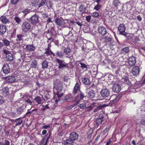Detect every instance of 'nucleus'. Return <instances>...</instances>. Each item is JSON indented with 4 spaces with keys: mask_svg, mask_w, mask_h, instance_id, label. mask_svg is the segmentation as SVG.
I'll use <instances>...</instances> for the list:
<instances>
[{
    "mask_svg": "<svg viewBox=\"0 0 145 145\" xmlns=\"http://www.w3.org/2000/svg\"><path fill=\"white\" fill-rule=\"evenodd\" d=\"M121 95H112L110 97V99H112L110 101L109 106H112L116 103L121 97Z\"/></svg>",
    "mask_w": 145,
    "mask_h": 145,
    "instance_id": "1",
    "label": "nucleus"
},
{
    "mask_svg": "<svg viewBox=\"0 0 145 145\" xmlns=\"http://www.w3.org/2000/svg\"><path fill=\"white\" fill-rule=\"evenodd\" d=\"M118 29V31L119 32L120 34L126 37L127 33L125 31L126 27L125 24H120Z\"/></svg>",
    "mask_w": 145,
    "mask_h": 145,
    "instance_id": "2",
    "label": "nucleus"
},
{
    "mask_svg": "<svg viewBox=\"0 0 145 145\" xmlns=\"http://www.w3.org/2000/svg\"><path fill=\"white\" fill-rule=\"evenodd\" d=\"M31 27L30 24L27 22H23L22 25V30L24 32H27L29 31Z\"/></svg>",
    "mask_w": 145,
    "mask_h": 145,
    "instance_id": "3",
    "label": "nucleus"
},
{
    "mask_svg": "<svg viewBox=\"0 0 145 145\" xmlns=\"http://www.w3.org/2000/svg\"><path fill=\"white\" fill-rule=\"evenodd\" d=\"M10 120L12 122L13 125H14L13 126L14 127L21 125L23 122L22 117H20L15 120Z\"/></svg>",
    "mask_w": 145,
    "mask_h": 145,
    "instance_id": "4",
    "label": "nucleus"
},
{
    "mask_svg": "<svg viewBox=\"0 0 145 145\" xmlns=\"http://www.w3.org/2000/svg\"><path fill=\"white\" fill-rule=\"evenodd\" d=\"M56 62L59 64L58 68L62 69L64 68H69V66L67 63L64 62V60H62L58 59H56Z\"/></svg>",
    "mask_w": 145,
    "mask_h": 145,
    "instance_id": "5",
    "label": "nucleus"
},
{
    "mask_svg": "<svg viewBox=\"0 0 145 145\" xmlns=\"http://www.w3.org/2000/svg\"><path fill=\"white\" fill-rule=\"evenodd\" d=\"M128 63L131 67L134 66L136 63V58L133 56L129 57L127 59Z\"/></svg>",
    "mask_w": 145,
    "mask_h": 145,
    "instance_id": "6",
    "label": "nucleus"
},
{
    "mask_svg": "<svg viewBox=\"0 0 145 145\" xmlns=\"http://www.w3.org/2000/svg\"><path fill=\"white\" fill-rule=\"evenodd\" d=\"M61 82H59V84L56 85V89L57 91V95L59 97H62L63 94V93H60L63 88L62 84L61 83Z\"/></svg>",
    "mask_w": 145,
    "mask_h": 145,
    "instance_id": "7",
    "label": "nucleus"
},
{
    "mask_svg": "<svg viewBox=\"0 0 145 145\" xmlns=\"http://www.w3.org/2000/svg\"><path fill=\"white\" fill-rule=\"evenodd\" d=\"M29 20L32 24L35 25L39 21V16L37 14H35L31 17Z\"/></svg>",
    "mask_w": 145,
    "mask_h": 145,
    "instance_id": "8",
    "label": "nucleus"
},
{
    "mask_svg": "<svg viewBox=\"0 0 145 145\" xmlns=\"http://www.w3.org/2000/svg\"><path fill=\"white\" fill-rule=\"evenodd\" d=\"M140 69L138 66H135L132 69V73L134 76H138L140 72Z\"/></svg>",
    "mask_w": 145,
    "mask_h": 145,
    "instance_id": "9",
    "label": "nucleus"
},
{
    "mask_svg": "<svg viewBox=\"0 0 145 145\" xmlns=\"http://www.w3.org/2000/svg\"><path fill=\"white\" fill-rule=\"evenodd\" d=\"M24 36L22 34H19L17 35L16 41V43L20 44L23 43L24 40Z\"/></svg>",
    "mask_w": 145,
    "mask_h": 145,
    "instance_id": "10",
    "label": "nucleus"
},
{
    "mask_svg": "<svg viewBox=\"0 0 145 145\" xmlns=\"http://www.w3.org/2000/svg\"><path fill=\"white\" fill-rule=\"evenodd\" d=\"M79 82H76L74 88L73 93L74 94H77L78 90L80 89V81Z\"/></svg>",
    "mask_w": 145,
    "mask_h": 145,
    "instance_id": "11",
    "label": "nucleus"
},
{
    "mask_svg": "<svg viewBox=\"0 0 145 145\" xmlns=\"http://www.w3.org/2000/svg\"><path fill=\"white\" fill-rule=\"evenodd\" d=\"M5 81L7 82L12 83L14 82L15 81V77L13 76H6L5 77H3Z\"/></svg>",
    "mask_w": 145,
    "mask_h": 145,
    "instance_id": "12",
    "label": "nucleus"
},
{
    "mask_svg": "<svg viewBox=\"0 0 145 145\" xmlns=\"http://www.w3.org/2000/svg\"><path fill=\"white\" fill-rule=\"evenodd\" d=\"M78 135L76 132H72L70 135L69 138L74 142L77 140L78 138Z\"/></svg>",
    "mask_w": 145,
    "mask_h": 145,
    "instance_id": "13",
    "label": "nucleus"
},
{
    "mask_svg": "<svg viewBox=\"0 0 145 145\" xmlns=\"http://www.w3.org/2000/svg\"><path fill=\"white\" fill-rule=\"evenodd\" d=\"M2 69L3 72L5 74H8L10 72L9 67L8 64H4Z\"/></svg>",
    "mask_w": 145,
    "mask_h": 145,
    "instance_id": "14",
    "label": "nucleus"
},
{
    "mask_svg": "<svg viewBox=\"0 0 145 145\" xmlns=\"http://www.w3.org/2000/svg\"><path fill=\"white\" fill-rule=\"evenodd\" d=\"M50 135L47 134L45 135L44 137L42 138L40 141L41 144L42 145H46L48 139L49 138Z\"/></svg>",
    "mask_w": 145,
    "mask_h": 145,
    "instance_id": "15",
    "label": "nucleus"
},
{
    "mask_svg": "<svg viewBox=\"0 0 145 145\" xmlns=\"http://www.w3.org/2000/svg\"><path fill=\"white\" fill-rule=\"evenodd\" d=\"M112 89L114 92L118 93L121 90V87L119 84H115L113 86Z\"/></svg>",
    "mask_w": 145,
    "mask_h": 145,
    "instance_id": "16",
    "label": "nucleus"
},
{
    "mask_svg": "<svg viewBox=\"0 0 145 145\" xmlns=\"http://www.w3.org/2000/svg\"><path fill=\"white\" fill-rule=\"evenodd\" d=\"M109 91L106 89H103L100 91V94L102 96L104 97H107L109 95Z\"/></svg>",
    "mask_w": 145,
    "mask_h": 145,
    "instance_id": "17",
    "label": "nucleus"
},
{
    "mask_svg": "<svg viewBox=\"0 0 145 145\" xmlns=\"http://www.w3.org/2000/svg\"><path fill=\"white\" fill-rule=\"evenodd\" d=\"M10 88H9L8 87H6L3 88V92L2 93L3 95L5 97L8 95L10 93L9 89Z\"/></svg>",
    "mask_w": 145,
    "mask_h": 145,
    "instance_id": "18",
    "label": "nucleus"
},
{
    "mask_svg": "<svg viewBox=\"0 0 145 145\" xmlns=\"http://www.w3.org/2000/svg\"><path fill=\"white\" fill-rule=\"evenodd\" d=\"M63 18L61 17L60 18H56L55 19L54 21L57 25L61 26L63 24V21L61 19Z\"/></svg>",
    "mask_w": 145,
    "mask_h": 145,
    "instance_id": "19",
    "label": "nucleus"
},
{
    "mask_svg": "<svg viewBox=\"0 0 145 145\" xmlns=\"http://www.w3.org/2000/svg\"><path fill=\"white\" fill-rule=\"evenodd\" d=\"M122 79L125 84H127L129 86L132 85V83L131 81L129 80V78L127 76H125Z\"/></svg>",
    "mask_w": 145,
    "mask_h": 145,
    "instance_id": "20",
    "label": "nucleus"
},
{
    "mask_svg": "<svg viewBox=\"0 0 145 145\" xmlns=\"http://www.w3.org/2000/svg\"><path fill=\"white\" fill-rule=\"evenodd\" d=\"M74 142L69 138L64 140V145H72Z\"/></svg>",
    "mask_w": 145,
    "mask_h": 145,
    "instance_id": "21",
    "label": "nucleus"
},
{
    "mask_svg": "<svg viewBox=\"0 0 145 145\" xmlns=\"http://www.w3.org/2000/svg\"><path fill=\"white\" fill-rule=\"evenodd\" d=\"M35 48V47L33 44H28L26 46V49L29 51H33Z\"/></svg>",
    "mask_w": 145,
    "mask_h": 145,
    "instance_id": "22",
    "label": "nucleus"
},
{
    "mask_svg": "<svg viewBox=\"0 0 145 145\" xmlns=\"http://www.w3.org/2000/svg\"><path fill=\"white\" fill-rule=\"evenodd\" d=\"M6 27L5 26L0 25V33L2 35H3L6 32Z\"/></svg>",
    "mask_w": 145,
    "mask_h": 145,
    "instance_id": "23",
    "label": "nucleus"
},
{
    "mask_svg": "<svg viewBox=\"0 0 145 145\" xmlns=\"http://www.w3.org/2000/svg\"><path fill=\"white\" fill-rule=\"evenodd\" d=\"M0 20L3 23L6 24L9 22V20L5 16H2L0 18Z\"/></svg>",
    "mask_w": 145,
    "mask_h": 145,
    "instance_id": "24",
    "label": "nucleus"
},
{
    "mask_svg": "<svg viewBox=\"0 0 145 145\" xmlns=\"http://www.w3.org/2000/svg\"><path fill=\"white\" fill-rule=\"evenodd\" d=\"M122 53L126 54L129 52V48L128 47H125L123 48L121 50Z\"/></svg>",
    "mask_w": 145,
    "mask_h": 145,
    "instance_id": "25",
    "label": "nucleus"
},
{
    "mask_svg": "<svg viewBox=\"0 0 145 145\" xmlns=\"http://www.w3.org/2000/svg\"><path fill=\"white\" fill-rule=\"evenodd\" d=\"M82 80L83 83L84 84L89 85L90 84L91 82L89 79L86 78H83Z\"/></svg>",
    "mask_w": 145,
    "mask_h": 145,
    "instance_id": "26",
    "label": "nucleus"
},
{
    "mask_svg": "<svg viewBox=\"0 0 145 145\" xmlns=\"http://www.w3.org/2000/svg\"><path fill=\"white\" fill-rule=\"evenodd\" d=\"M2 140V143L3 145H10V143L9 140L7 139L6 138H3Z\"/></svg>",
    "mask_w": 145,
    "mask_h": 145,
    "instance_id": "27",
    "label": "nucleus"
},
{
    "mask_svg": "<svg viewBox=\"0 0 145 145\" xmlns=\"http://www.w3.org/2000/svg\"><path fill=\"white\" fill-rule=\"evenodd\" d=\"M100 29V34L103 35H105L107 33L106 29L105 27H101Z\"/></svg>",
    "mask_w": 145,
    "mask_h": 145,
    "instance_id": "28",
    "label": "nucleus"
},
{
    "mask_svg": "<svg viewBox=\"0 0 145 145\" xmlns=\"http://www.w3.org/2000/svg\"><path fill=\"white\" fill-rule=\"evenodd\" d=\"M48 63L46 60H45L44 61L42 62V68L43 69L45 68H47L48 66Z\"/></svg>",
    "mask_w": 145,
    "mask_h": 145,
    "instance_id": "29",
    "label": "nucleus"
},
{
    "mask_svg": "<svg viewBox=\"0 0 145 145\" xmlns=\"http://www.w3.org/2000/svg\"><path fill=\"white\" fill-rule=\"evenodd\" d=\"M46 5L48 9H53V4L51 1H49L48 2V1H47L46 4Z\"/></svg>",
    "mask_w": 145,
    "mask_h": 145,
    "instance_id": "30",
    "label": "nucleus"
},
{
    "mask_svg": "<svg viewBox=\"0 0 145 145\" xmlns=\"http://www.w3.org/2000/svg\"><path fill=\"white\" fill-rule=\"evenodd\" d=\"M24 109L23 106H21L16 109V112L18 114H20L22 112Z\"/></svg>",
    "mask_w": 145,
    "mask_h": 145,
    "instance_id": "31",
    "label": "nucleus"
},
{
    "mask_svg": "<svg viewBox=\"0 0 145 145\" xmlns=\"http://www.w3.org/2000/svg\"><path fill=\"white\" fill-rule=\"evenodd\" d=\"M86 8L85 7L84 5H80L79 7V10L80 12L82 13H84L85 12V11Z\"/></svg>",
    "mask_w": 145,
    "mask_h": 145,
    "instance_id": "32",
    "label": "nucleus"
},
{
    "mask_svg": "<svg viewBox=\"0 0 145 145\" xmlns=\"http://www.w3.org/2000/svg\"><path fill=\"white\" fill-rule=\"evenodd\" d=\"M34 101H35L38 104H40L41 103L42 101V99L39 96L36 97L34 99Z\"/></svg>",
    "mask_w": 145,
    "mask_h": 145,
    "instance_id": "33",
    "label": "nucleus"
},
{
    "mask_svg": "<svg viewBox=\"0 0 145 145\" xmlns=\"http://www.w3.org/2000/svg\"><path fill=\"white\" fill-rule=\"evenodd\" d=\"M37 63L36 61L34 60L32 61L31 64V68H36L37 67Z\"/></svg>",
    "mask_w": 145,
    "mask_h": 145,
    "instance_id": "34",
    "label": "nucleus"
},
{
    "mask_svg": "<svg viewBox=\"0 0 145 145\" xmlns=\"http://www.w3.org/2000/svg\"><path fill=\"white\" fill-rule=\"evenodd\" d=\"M115 45L113 44L112 42H111L110 43H109V44H107L106 46L107 47L110 49L112 50L114 49V46Z\"/></svg>",
    "mask_w": 145,
    "mask_h": 145,
    "instance_id": "35",
    "label": "nucleus"
},
{
    "mask_svg": "<svg viewBox=\"0 0 145 145\" xmlns=\"http://www.w3.org/2000/svg\"><path fill=\"white\" fill-rule=\"evenodd\" d=\"M6 57L7 60L9 61H12L13 59V56L11 53L8 55H6Z\"/></svg>",
    "mask_w": 145,
    "mask_h": 145,
    "instance_id": "36",
    "label": "nucleus"
},
{
    "mask_svg": "<svg viewBox=\"0 0 145 145\" xmlns=\"http://www.w3.org/2000/svg\"><path fill=\"white\" fill-rule=\"evenodd\" d=\"M105 42L106 44V45H107V44H109V43H110L112 42V39L110 37H105Z\"/></svg>",
    "mask_w": 145,
    "mask_h": 145,
    "instance_id": "37",
    "label": "nucleus"
},
{
    "mask_svg": "<svg viewBox=\"0 0 145 145\" xmlns=\"http://www.w3.org/2000/svg\"><path fill=\"white\" fill-rule=\"evenodd\" d=\"M88 95L91 98H93L95 95V93L93 90H91L88 93Z\"/></svg>",
    "mask_w": 145,
    "mask_h": 145,
    "instance_id": "38",
    "label": "nucleus"
},
{
    "mask_svg": "<svg viewBox=\"0 0 145 145\" xmlns=\"http://www.w3.org/2000/svg\"><path fill=\"white\" fill-rule=\"evenodd\" d=\"M46 0H41L38 7V8H39L44 5L45 4H46Z\"/></svg>",
    "mask_w": 145,
    "mask_h": 145,
    "instance_id": "39",
    "label": "nucleus"
},
{
    "mask_svg": "<svg viewBox=\"0 0 145 145\" xmlns=\"http://www.w3.org/2000/svg\"><path fill=\"white\" fill-rule=\"evenodd\" d=\"M3 41L4 44L6 46H8L10 44V42L8 40L3 39Z\"/></svg>",
    "mask_w": 145,
    "mask_h": 145,
    "instance_id": "40",
    "label": "nucleus"
},
{
    "mask_svg": "<svg viewBox=\"0 0 145 145\" xmlns=\"http://www.w3.org/2000/svg\"><path fill=\"white\" fill-rule=\"evenodd\" d=\"M71 52V50L69 48H65L64 50V52L66 55L69 54Z\"/></svg>",
    "mask_w": 145,
    "mask_h": 145,
    "instance_id": "41",
    "label": "nucleus"
},
{
    "mask_svg": "<svg viewBox=\"0 0 145 145\" xmlns=\"http://www.w3.org/2000/svg\"><path fill=\"white\" fill-rule=\"evenodd\" d=\"M96 2L97 3V4L94 8V9L98 10L100 9V5L99 4L100 0H96Z\"/></svg>",
    "mask_w": 145,
    "mask_h": 145,
    "instance_id": "42",
    "label": "nucleus"
},
{
    "mask_svg": "<svg viewBox=\"0 0 145 145\" xmlns=\"http://www.w3.org/2000/svg\"><path fill=\"white\" fill-rule=\"evenodd\" d=\"M24 101L25 103H27L28 104L30 105H32V102L31 100L28 98H25L24 99Z\"/></svg>",
    "mask_w": 145,
    "mask_h": 145,
    "instance_id": "43",
    "label": "nucleus"
},
{
    "mask_svg": "<svg viewBox=\"0 0 145 145\" xmlns=\"http://www.w3.org/2000/svg\"><path fill=\"white\" fill-rule=\"evenodd\" d=\"M72 97V95L71 94H69V95L64 97V98L63 100L67 101L69 99H71Z\"/></svg>",
    "mask_w": 145,
    "mask_h": 145,
    "instance_id": "44",
    "label": "nucleus"
},
{
    "mask_svg": "<svg viewBox=\"0 0 145 145\" xmlns=\"http://www.w3.org/2000/svg\"><path fill=\"white\" fill-rule=\"evenodd\" d=\"M56 54L57 56L60 57H62L63 56L62 52L61 51H57Z\"/></svg>",
    "mask_w": 145,
    "mask_h": 145,
    "instance_id": "45",
    "label": "nucleus"
},
{
    "mask_svg": "<svg viewBox=\"0 0 145 145\" xmlns=\"http://www.w3.org/2000/svg\"><path fill=\"white\" fill-rule=\"evenodd\" d=\"M30 12V10L28 8L25 9V10H23L22 12L25 16L28 13Z\"/></svg>",
    "mask_w": 145,
    "mask_h": 145,
    "instance_id": "46",
    "label": "nucleus"
},
{
    "mask_svg": "<svg viewBox=\"0 0 145 145\" xmlns=\"http://www.w3.org/2000/svg\"><path fill=\"white\" fill-rule=\"evenodd\" d=\"M79 64L80 65V67H81L82 69H87V66L85 64L82 63H79Z\"/></svg>",
    "mask_w": 145,
    "mask_h": 145,
    "instance_id": "47",
    "label": "nucleus"
},
{
    "mask_svg": "<svg viewBox=\"0 0 145 145\" xmlns=\"http://www.w3.org/2000/svg\"><path fill=\"white\" fill-rule=\"evenodd\" d=\"M113 5L116 7H117L119 5V1L118 0H114L113 2Z\"/></svg>",
    "mask_w": 145,
    "mask_h": 145,
    "instance_id": "48",
    "label": "nucleus"
},
{
    "mask_svg": "<svg viewBox=\"0 0 145 145\" xmlns=\"http://www.w3.org/2000/svg\"><path fill=\"white\" fill-rule=\"evenodd\" d=\"M14 20L16 21V22L19 24L21 21L20 19L17 16L16 17L14 18Z\"/></svg>",
    "mask_w": 145,
    "mask_h": 145,
    "instance_id": "49",
    "label": "nucleus"
},
{
    "mask_svg": "<svg viewBox=\"0 0 145 145\" xmlns=\"http://www.w3.org/2000/svg\"><path fill=\"white\" fill-rule=\"evenodd\" d=\"M99 16V14L98 12H95L93 13V16L94 18H98Z\"/></svg>",
    "mask_w": 145,
    "mask_h": 145,
    "instance_id": "50",
    "label": "nucleus"
},
{
    "mask_svg": "<svg viewBox=\"0 0 145 145\" xmlns=\"http://www.w3.org/2000/svg\"><path fill=\"white\" fill-rule=\"evenodd\" d=\"M3 52L6 55H8L10 53V52L7 50L5 49L3 50Z\"/></svg>",
    "mask_w": 145,
    "mask_h": 145,
    "instance_id": "51",
    "label": "nucleus"
},
{
    "mask_svg": "<svg viewBox=\"0 0 145 145\" xmlns=\"http://www.w3.org/2000/svg\"><path fill=\"white\" fill-rule=\"evenodd\" d=\"M109 106V105H107L106 104H104L103 105H100V110L102 109L103 108L105 107H106V106Z\"/></svg>",
    "mask_w": 145,
    "mask_h": 145,
    "instance_id": "52",
    "label": "nucleus"
},
{
    "mask_svg": "<svg viewBox=\"0 0 145 145\" xmlns=\"http://www.w3.org/2000/svg\"><path fill=\"white\" fill-rule=\"evenodd\" d=\"M4 102V99L2 97L0 96V105L2 104Z\"/></svg>",
    "mask_w": 145,
    "mask_h": 145,
    "instance_id": "53",
    "label": "nucleus"
},
{
    "mask_svg": "<svg viewBox=\"0 0 145 145\" xmlns=\"http://www.w3.org/2000/svg\"><path fill=\"white\" fill-rule=\"evenodd\" d=\"M86 20L88 22H89L91 20V17L90 16H87L86 17Z\"/></svg>",
    "mask_w": 145,
    "mask_h": 145,
    "instance_id": "54",
    "label": "nucleus"
},
{
    "mask_svg": "<svg viewBox=\"0 0 145 145\" xmlns=\"http://www.w3.org/2000/svg\"><path fill=\"white\" fill-rule=\"evenodd\" d=\"M101 116V117L100 118V120H101V123H102V122L104 121L103 120V119L105 116V115L104 114H100V116Z\"/></svg>",
    "mask_w": 145,
    "mask_h": 145,
    "instance_id": "55",
    "label": "nucleus"
},
{
    "mask_svg": "<svg viewBox=\"0 0 145 145\" xmlns=\"http://www.w3.org/2000/svg\"><path fill=\"white\" fill-rule=\"evenodd\" d=\"M18 1V0H11V3L12 4H15Z\"/></svg>",
    "mask_w": 145,
    "mask_h": 145,
    "instance_id": "56",
    "label": "nucleus"
},
{
    "mask_svg": "<svg viewBox=\"0 0 145 145\" xmlns=\"http://www.w3.org/2000/svg\"><path fill=\"white\" fill-rule=\"evenodd\" d=\"M80 106L81 108L84 109L86 107V105L84 104H80Z\"/></svg>",
    "mask_w": 145,
    "mask_h": 145,
    "instance_id": "57",
    "label": "nucleus"
},
{
    "mask_svg": "<svg viewBox=\"0 0 145 145\" xmlns=\"http://www.w3.org/2000/svg\"><path fill=\"white\" fill-rule=\"evenodd\" d=\"M52 18H49L47 20H46V22H47V24H48L50 22H52V21L51 20Z\"/></svg>",
    "mask_w": 145,
    "mask_h": 145,
    "instance_id": "58",
    "label": "nucleus"
},
{
    "mask_svg": "<svg viewBox=\"0 0 145 145\" xmlns=\"http://www.w3.org/2000/svg\"><path fill=\"white\" fill-rule=\"evenodd\" d=\"M76 23L78 24L79 26L80 27H81L82 25V23L78 21H77V22H76Z\"/></svg>",
    "mask_w": 145,
    "mask_h": 145,
    "instance_id": "59",
    "label": "nucleus"
},
{
    "mask_svg": "<svg viewBox=\"0 0 145 145\" xmlns=\"http://www.w3.org/2000/svg\"><path fill=\"white\" fill-rule=\"evenodd\" d=\"M137 18L138 20L140 21H141L142 20V18L140 15L137 16Z\"/></svg>",
    "mask_w": 145,
    "mask_h": 145,
    "instance_id": "60",
    "label": "nucleus"
},
{
    "mask_svg": "<svg viewBox=\"0 0 145 145\" xmlns=\"http://www.w3.org/2000/svg\"><path fill=\"white\" fill-rule=\"evenodd\" d=\"M42 16L44 18H46L48 17V15L47 14L44 13L42 14Z\"/></svg>",
    "mask_w": 145,
    "mask_h": 145,
    "instance_id": "61",
    "label": "nucleus"
},
{
    "mask_svg": "<svg viewBox=\"0 0 145 145\" xmlns=\"http://www.w3.org/2000/svg\"><path fill=\"white\" fill-rule=\"evenodd\" d=\"M50 127V125H44L42 127V128H44L45 129H47L48 128H49Z\"/></svg>",
    "mask_w": 145,
    "mask_h": 145,
    "instance_id": "62",
    "label": "nucleus"
},
{
    "mask_svg": "<svg viewBox=\"0 0 145 145\" xmlns=\"http://www.w3.org/2000/svg\"><path fill=\"white\" fill-rule=\"evenodd\" d=\"M112 142V140L111 139H109L108 140V141L106 143V145H109L110 143Z\"/></svg>",
    "mask_w": 145,
    "mask_h": 145,
    "instance_id": "63",
    "label": "nucleus"
},
{
    "mask_svg": "<svg viewBox=\"0 0 145 145\" xmlns=\"http://www.w3.org/2000/svg\"><path fill=\"white\" fill-rule=\"evenodd\" d=\"M141 123L143 125H145V120H142Z\"/></svg>",
    "mask_w": 145,
    "mask_h": 145,
    "instance_id": "64",
    "label": "nucleus"
}]
</instances>
